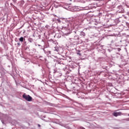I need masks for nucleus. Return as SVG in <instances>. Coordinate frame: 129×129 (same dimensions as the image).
Returning a JSON list of instances; mask_svg holds the SVG:
<instances>
[{
    "label": "nucleus",
    "mask_w": 129,
    "mask_h": 129,
    "mask_svg": "<svg viewBox=\"0 0 129 129\" xmlns=\"http://www.w3.org/2000/svg\"><path fill=\"white\" fill-rule=\"evenodd\" d=\"M22 97L24 99H26L27 101H32V99H33L32 97H31L29 95L26 94L25 93L23 95Z\"/></svg>",
    "instance_id": "nucleus-1"
},
{
    "label": "nucleus",
    "mask_w": 129,
    "mask_h": 129,
    "mask_svg": "<svg viewBox=\"0 0 129 129\" xmlns=\"http://www.w3.org/2000/svg\"><path fill=\"white\" fill-rule=\"evenodd\" d=\"M122 114L121 113V112H114L113 113V115L114 116H115V117H116V116H119V115H121Z\"/></svg>",
    "instance_id": "nucleus-2"
},
{
    "label": "nucleus",
    "mask_w": 129,
    "mask_h": 129,
    "mask_svg": "<svg viewBox=\"0 0 129 129\" xmlns=\"http://www.w3.org/2000/svg\"><path fill=\"white\" fill-rule=\"evenodd\" d=\"M20 42H23L24 41V37H21L19 38Z\"/></svg>",
    "instance_id": "nucleus-3"
},
{
    "label": "nucleus",
    "mask_w": 129,
    "mask_h": 129,
    "mask_svg": "<svg viewBox=\"0 0 129 129\" xmlns=\"http://www.w3.org/2000/svg\"><path fill=\"white\" fill-rule=\"evenodd\" d=\"M81 129H85V128L82 127H81Z\"/></svg>",
    "instance_id": "nucleus-4"
},
{
    "label": "nucleus",
    "mask_w": 129,
    "mask_h": 129,
    "mask_svg": "<svg viewBox=\"0 0 129 129\" xmlns=\"http://www.w3.org/2000/svg\"><path fill=\"white\" fill-rule=\"evenodd\" d=\"M38 126H39V127H41V125L38 124Z\"/></svg>",
    "instance_id": "nucleus-5"
},
{
    "label": "nucleus",
    "mask_w": 129,
    "mask_h": 129,
    "mask_svg": "<svg viewBox=\"0 0 129 129\" xmlns=\"http://www.w3.org/2000/svg\"><path fill=\"white\" fill-rule=\"evenodd\" d=\"M83 36H85V33H83Z\"/></svg>",
    "instance_id": "nucleus-6"
},
{
    "label": "nucleus",
    "mask_w": 129,
    "mask_h": 129,
    "mask_svg": "<svg viewBox=\"0 0 129 129\" xmlns=\"http://www.w3.org/2000/svg\"><path fill=\"white\" fill-rule=\"evenodd\" d=\"M120 50V48H118V51H119Z\"/></svg>",
    "instance_id": "nucleus-7"
},
{
    "label": "nucleus",
    "mask_w": 129,
    "mask_h": 129,
    "mask_svg": "<svg viewBox=\"0 0 129 129\" xmlns=\"http://www.w3.org/2000/svg\"><path fill=\"white\" fill-rule=\"evenodd\" d=\"M18 45H20V43H18Z\"/></svg>",
    "instance_id": "nucleus-8"
},
{
    "label": "nucleus",
    "mask_w": 129,
    "mask_h": 129,
    "mask_svg": "<svg viewBox=\"0 0 129 129\" xmlns=\"http://www.w3.org/2000/svg\"><path fill=\"white\" fill-rule=\"evenodd\" d=\"M128 116H129V114H128Z\"/></svg>",
    "instance_id": "nucleus-9"
}]
</instances>
